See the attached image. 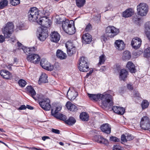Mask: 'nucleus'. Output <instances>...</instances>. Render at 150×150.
I'll return each instance as SVG.
<instances>
[{"mask_svg":"<svg viewBox=\"0 0 150 150\" xmlns=\"http://www.w3.org/2000/svg\"><path fill=\"white\" fill-rule=\"evenodd\" d=\"M62 27L64 30L69 35H72L75 32L74 22L72 21L66 20L63 22Z\"/></svg>","mask_w":150,"mask_h":150,"instance_id":"nucleus-1","label":"nucleus"},{"mask_svg":"<svg viewBox=\"0 0 150 150\" xmlns=\"http://www.w3.org/2000/svg\"><path fill=\"white\" fill-rule=\"evenodd\" d=\"M38 98L39 104L42 108L45 110H49L51 107L49 99L45 98L44 96L41 94H40L38 96Z\"/></svg>","mask_w":150,"mask_h":150,"instance_id":"nucleus-2","label":"nucleus"},{"mask_svg":"<svg viewBox=\"0 0 150 150\" xmlns=\"http://www.w3.org/2000/svg\"><path fill=\"white\" fill-rule=\"evenodd\" d=\"M100 99L103 105L105 107H108L112 105V96L110 95L104 93L100 94Z\"/></svg>","mask_w":150,"mask_h":150,"instance_id":"nucleus-3","label":"nucleus"},{"mask_svg":"<svg viewBox=\"0 0 150 150\" xmlns=\"http://www.w3.org/2000/svg\"><path fill=\"white\" fill-rule=\"evenodd\" d=\"M14 27L12 22H8L2 29V33L6 38H9L10 37L13 31Z\"/></svg>","mask_w":150,"mask_h":150,"instance_id":"nucleus-4","label":"nucleus"},{"mask_svg":"<svg viewBox=\"0 0 150 150\" xmlns=\"http://www.w3.org/2000/svg\"><path fill=\"white\" fill-rule=\"evenodd\" d=\"M39 11L35 7L31 8L28 13V17L29 20L30 21H35L38 18L39 14Z\"/></svg>","mask_w":150,"mask_h":150,"instance_id":"nucleus-5","label":"nucleus"},{"mask_svg":"<svg viewBox=\"0 0 150 150\" xmlns=\"http://www.w3.org/2000/svg\"><path fill=\"white\" fill-rule=\"evenodd\" d=\"M79 69L80 71L82 72H87L89 70L87 60L85 57H81L79 61Z\"/></svg>","mask_w":150,"mask_h":150,"instance_id":"nucleus-6","label":"nucleus"},{"mask_svg":"<svg viewBox=\"0 0 150 150\" xmlns=\"http://www.w3.org/2000/svg\"><path fill=\"white\" fill-rule=\"evenodd\" d=\"M137 13L141 16H144L146 14L148 11V6L144 3H141L137 6Z\"/></svg>","mask_w":150,"mask_h":150,"instance_id":"nucleus-7","label":"nucleus"},{"mask_svg":"<svg viewBox=\"0 0 150 150\" xmlns=\"http://www.w3.org/2000/svg\"><path fill=\"white\" fill-rule=\"evenodd\" d=\"M140 126L144 130H149L150 129V120L149 118L144 116L143 117L140 122Z\"/></svg>","mask_w":150,"mask_h":150,"instance_id":"nucleus-8","label":"nucleus"},{"mask_svg":"<svg viewBox=\"0 0 150 150\" xmlns=\"http://www.w3.org/2000/svg\"><path fill=\"white\" fill-rule=\"evenodd\" d=\"M119 32V29L112 26H108L105 29L106 33L110 34L108 35L110 38H112L116 35L118 34Z\"/></svg>","mask_w":150,"mask_h":150,"instance_id":"nucleus-9","label":"nucleus"},{"mask_svg":"<svg viewBox=\"0 0 150 150\" xmlns=\"http://www.w3.org/2000/svg\"><path fill=\"white\" fill-rule=\"evenodd\" d=\"M48 36V31L46 28H41L38 35V39L41 41H44Z\"/></svg>","mask_w":150,"mask_h":150,"instance_id":"nucleus-10","label":"nucleus"},{"mask_svg":"<svg viewBox=\"0 0 150 150\" xmlns=\"http://www.w3.org/2000/svg\"><path fill=\"white\" fill-rule=\"evenodd\" d=\"M27 59L29 62L34 64H37L39 62L40 58L38 54H31L27 56Z\"/></svg>","mask_w":150,"mask_h":150,"instance_id":"nucleus-11","label":"nucleus"},{"mask_svg":"<svg viewBox=\"0 0 150 150\" xmlns=\"http://www.w3.org/2000/svg\"><path fill=\"white\" fill-rule=\"evenodd\" d=\"M38 23L42 26L41 28H47L50 26V21L47 17H43L40 18Z\"/></svg>","mask_w":150,"mask_h":150,"instance_id":"nucleus-12","label":"nucleus"},{"mask_svg":"<svg viewBox=\"0 0 150 150\" xmlns=\"http://www.w3.org/2000/svg\"><path fill=\"white\" fill-rule=\"evenodd\" d=\"M40 64L43 68L47 70L51 71L53 69V66L51 65L47 61L44 59H41Z\"/></svg>","mask_w":150,"mask_h":150,"instance_id":"nucleus-13","label":"nucleus"},{"mask_svg":"<svg viewBox=\"0 0 150 150\" xmlns=\"http://www.w3.org/2000/svg\"><path fill=\"white\" fill-rule=\"evenodd\" d=\"M27 93L31 96L35 100H38V96L40 94L36 95V93L34 88L31 86H28L26 88Z\"/></svg>","mask_w":150,"mask_h":150,"instance_id":"nucleus-14","label":"nucleus"},{"mask_svg":"<svg viewBox=\"0 0 150 150\" xmlns=\"http://www.w3.org/2000/svg\"><path fill=\"white\" fill-rule=\"evenodd\" d=\"M141 43V39L137 37H136L132 39L131 44L133 48L137 49L140 47Z\"/></svg>","mask_w":150,"mask_h":150,"instance_id":"nucleus-15","label":"nucleus"},{"mask_svg":"<svg viewBox=\"0 0 150 150\" xmlns=\"http://www.w3.org/2000/svg\"><path fill=\"white\" fill-rule=\"evenodd\" d=\"M77 96L78 93L74 89L71 90L70 88L69 89L67 92V96L70 100H74Z\"/></svg>","mask_w":150,"mask_h":150,"instance_id":"nucleus-16","label":"nucleus"},{"mask_svg":"<svg viewBox=\"0 0 150 150\" xmlns=\"http://www.w3.org/2000/svg\"><path fill=\"white\" fill-rule=\"evenodd\" d=\"M114 45L115 48L119 50H124L125 47V44L122 40H116L114 43Z\"/></svg>","mask_w":150,"mask_h":150,"instance_id":"nucleus-17","label":"nucleus"},{"mask_svg":"<svg viewBox=\"0 0 150 150\" xmlns=\"http://www.w3.org/2000/svg\"><path fill=\"white\" fill-rule=\"evenodd\" d=\"M60 36L57 32L53 31L50 34L51 40L55 42H57L60 40Z\"/></svg>","mask_w":150,"mask_h":150,"instance_id":"nucleus-18","label":"nucleus"},{"mask_svg":"<svg viewBox=\"0 0 150 150\" xmlns=\"http://www.w3.org/2000/svg\"><path fill=\"white\" fill-rule=\"evenodd\" d=\"M112 110L115 112L121 115H123L125 111V110L123 108L115 106L113 107Z\"/></svg>","mask_w":150,"mask_h":150,"instance_id":"nucleus-19","label":"nucleus"},{"mask_svg":"<svg viewBox=\"0 0 150 150\" xmlns=\"http://www.w3.org/2000/svg\"><path fill=\"white\" fill-rule=\"evenodd\" d=\"M83 42L86 44L89 43L91 41V36L88 33H86L83 35L82 37Z\"/></svg>","mask_w":150,"mask_h":150,"instance_id":"nucleus-20","label":"nucleus"},{"mask_svg":"<svg viewBox=\"0 0 150 150\" xmlns=\"http://www.w3.org/2000/svg\"><path fill=\"white\" fill-rule=\"evenodd\" d=\"M96 141L98 143L107 144H108V140L99 135H96L94 137Z\"/></svg>","mask_w":150,"mask_h":150,"instance_id":"nucleus-21","label":"nucleus"},{"mask_svg":"<svg viewBox=\"0 0 150 150\" xmlns=\"http://www.w3.org/2000/svg\"><path fill=\"white\" fill-rule=\"evenodd\" d=\"M0 74L4 78L6 79H10L12 77L10 73L6 70H1L0 72Z\"/></svg>","mask_w":150,"mask_h":150,"instance_id":"nucleus-22","label":"nucleus"},{"mask_svg":"<svg viewBox=\"0 0 150 150\" xmlns=\"http://www.w3.org/2000/svg\"><path fill=\"white\" fill-rule=\"evenodd\" d=\"M101 130L106 133L109 134L111 132V127L108 123H105L102 125L100 127Z\"/></svg>","mask_w":150,"mask_h":150,"instance_id":"nucleus-23","label":"nucleus"},{"mask_svg":"<svg viewBox=\"0 0 150 150\" xmlns=\"http://www.w3.org/2000/svg\"><path fill=\"white\" fill-rule=\"evenodd\" d=\"M47 75L45 73H42L38 81L39 84L42 83H45L48 82Z\"/></svg>","mask_w":150,"mask_h":150,"instance_id":"nucleus-24","label":"nucleus"},{"mask_svg":"<svg viewBox=\"0 0 150 150\" xmlns=\"http://www.w3.org/2000/svg\"><path fill=\"white\" fill-rule=\"evenodd\" d=\"M144 32L147 38L150 41V22H147L145 23Z\"/></svg>","mask_w":150,"mask_h":150,"instance_id":"nucleus-25","label":"nucleus"},{"mask_svg":"<svg viewBox=\"0 0 150 150\" xmlns=\"http://www.w3.org/2000/svg\"><path fill=\"white\" fill-rule=\"evenodd\" d=\"M126 67L131 73H134L136 72L135 66L132 62H129Z\"/></svg>","mask_w":150,"mask_h":150,"instance_id":"nucleus-26","label":"nucleus"},{"mask_svg":"<svg viewBox=\"0 0 150 150\" xmlns=\"http://www.w3.org/2000/svg\"><path fill=\"white\" fill-rule=\"evenodd\" d=\"M134 13V11L132 9L129 8L123 13L122 16L124 17H129L132 16Z\"/></svg>","mask_w":150,"mask_h":150,"instance_id":"nucleus-27","label":"nucleus"},{"mask_svg":"<svg viewBox=\"0 0 150 150\" xmlns=\"http://www.w3.org/2000/svg\"><path fill=\"white\" fill-rule=\"evenodd\" d=\"M66 106L67 108L70 111H76L77 110L76 106L69 101L67 102Z\"/></svg>","mask_w":150,"mask_h":150,"instance_id":"nucleus-28","label":"nucleus"},{"mask_svg":"<svg viewBox=\"0 0 150 150\" xmlns=\"http://www.w3.org/2000/svg\"><path fill=\"white\" fill-rule=\"evenodd\" d=\"M56 56L60 59H64L66 58L67 55L61 50H58L56 52Z\"/></svg>","mask_w":150,"mask_h":150,"instance_id":"nucleus-29","label":"nucleus"},{"mask_svg":"<svg viewBox=\"0 0 150 150\" xmlns=\"http://www.w3.org/2000/svg\"><path fill=\"white\" fill-rule=\"evenodd\" d=\"M52 11V10L51 9L50 7L48 6L45 7L42 10L39 11V12L41 13L42 15H48Z\"/></svg>","mask_w":150,"mask_h":150,"instance_id":"nucleus-30","label":"nucleus"},{"mask_svg":"<svg viewBox=\"0 0 150 150\" xmlns=\"http://www.w3.org/2000/svg\"><path fill=\"white\" fill-rule=\"evenodd\" d=\"M128 74L127 70L124 69H122L120 72L119 78L120 79L124 80L126 78Z\"/></svg>","mask_w":150,"mask_h":150,"instance_id":"nucleus-31","label":"nucleus"},{"mask_svg":"<svg viewBox=\"0 0 150 150\" xmlns=\"http://www.w3.org/2000/svg\"><path fill=\"white\" fill-rule=\"evenodd\" d=\"M100 94H94L88 93V95L91 100L97 101L100 99Z\"/></svg>","mask_w":150,"mask_h":150,"instance_id":"nucleus-32","label":"nucleus"},{"mask_svg":"<svg viewBox=\"0 0 150 150\" xmlns=\"http://www.w3.org/2000/svg\"><path fill=\"white\" fill-rule=\"evenodd\" d=\"M131 57L130 52L128 51H125L123 53L122 57V59L124 61L129 60Z\"/></svg>","mask_w":150,"mask_h":150,"instance_id":"nucleus-33","label":"nucleus"},{"mask_svg":"<svg viewBox=\"0 0 150 150\" xmlns=\"http://www.w3.org/2000/svg\"><path fill=\"white\" fill-rule=\"evenodd\" d=\"M80 118L83 121H87L89 119L88 115L85 112H82L80 114Z\"/></svg>","mask_w":150,"mask_h":150,"instance_id":"nucleus-34","label":"nucleus"},{"mask_svg":"<svg viewBox=\"0 0 150 150\" xmlns=\"http://www.w3.org/2000/svg\"><path fill=\"white\" fill-rule=\"evenodd\" d=\"M106 60V57L104 54H103L100 56L99 57V62L98 65L99 66L104 63Z\"/></svg>","mask_w":150,"mask_h":150,"instance_id":"nucleus-35","label":"nucleus"},{"mask_svg":"<svg viewBox=\"0 0 150 150\" xmlns=\"http://www.w3.org/2000/svg\"><path fill=\"white\" fill-rule=\"evenodd\" d=\"M54 116L57 119L63 121H65L67 119L65 115L61 113L58 114H54Z\"/></svg>","mask_w":150,"mask_h":150,"instance_id":"nucleus-36","label":"nucleus"},{"mask_svg":"<svg viewBox=\"0 0 150 150\" xmlns=\"http://www.w3.org/2000/svg\"><path fill=\"white\" fill-rule=\"evenodd\" d=\"M76 122L75 119L72 117H70L68 120H66L65 122L69 125H74Z\"/></svg>","mask_w":150,"mask_h":150,"instance_id":"nucleus-37","label":"nucleus"},{"mask_svg":"<svg viewBox=\"0 0 150 150\" xmlns=\"http://www.w3.org/2000/svg\"><path fill=\"white\" fill-rule=\"evenodd\" d=\"M65 46L67 50L69 49H71L73 47H75L72 42L69 41L67 42L65 44Z\"/></svg>","mask_w":150,"mask_h":150,"instance_id":"nucleus-38","label":"nucleus"},{"mask_svg":"<svg viewBox=\"0 0 150 150\" xmlns=\"http://www.w3.org/2000/svg\"><path fill=\"white\" fill-rule=\"evenodd\" d=\"M85 0H76V3L77 6L79 7L83 6L85 4Z\"/></svg>","mask_w":150,"mask_h":150,"instance_id":"nucleus-39","label":"nucleus"},{"mask_svg":"<svg viewBox=\"0 0 150 150\" xmlns=\"http://www.w3.org/2000/svg\"><path fill=\"white\" fill-rule=\"evenodd\" d=\"M76 51V47H73L71 49H69L67 50V52L68 55L69 56H71L74 54L75 53Z\"/></svg>","mask_w":150,"mask_h":150,"instance_id":"nucleus-40","label":"nucleus"},{"mask_svg":"<svg viewBox=\"0 0 150 150\" xmlns=\"http://www.w3.org/2000/svg\"><path fill=\"white\" fill-rule=\"evenodd\" d=\"M149 103L146 100H143L142 103L141 105L142 109H145L148 107Z\"/></svg>","mask_w":150,"mask_h":150,"instance_id":"nucleus-41","label":"nucleus"},{"mask_svg":"<svg viewBox=\"0 0 150 150\" xmlns=\"http://www.w3.org/2000/svg\"><path fill=\"white\" fill-rule=\"evenodd\" d=\"M144 56L147 58L150 57V47L144 50Z\"/></svg>","mask_w":150,"mask_h":150,"instance_id":"nucleus-42","label":"nucleus"},{"mask_svg":"<svg viewBox=\"0 0 150 150\" xmlns=\"http://www.w3.org/2000/svg\"><path fill=\"white\" fill-rule=\"evenodd\" d=\"M62 109V107L60 106H58L56 107L55 110L54 111L52 109L51 110V113L52 115L54 116V114H58V112L60 111Z\"/></svg>","mask_w":150,"mask_h":150,"instance_id":"nucleus-43","label":"nucleus"},{"mask_svg":"<svg viewBox=\"0 0 150 150\" xmlns=\"http://www.w3.org/2000/svg\"><path fill=\"white\" fill-rule=\"evenodd\" d=\"M8 2L6 0H4L0 2V9H2L6 6Z\"/></svg>","mask_w":150,"mask_h":150,"instance_id":"nucleus-44","label":"nucleus"},{"mask_svg":"<svg viewBox=\"0 0 150 150\" xmlns=\"http://www.w3.org/2000/svg\"><path fill=\"white\" fill-rule=\"evenodd\" d=\"M18 83L20 86L23 87L26 84V82L24 80L21 79L18 81Z\"/></svg>","mask_w":150,"mask_h":150,"instance_id":"nucleus-45","label":"nucleus"},{"mask_svg":"<svg viewBox=\"0 0 150 150\" xmlns=\"http://www.w3.org/2000/svg\"><path fill=\"white\" fill-rule=\"evenodd\" d=\"M11 4L13 6H16L20 4V0H10Z\"/></svg>","mask_w":150,"mask_h":150,"instance_id":"nucleus-46","label":"nucleus"},{"mask_svg":"<svg viewBox=\"0 0 150 150\" xmlns=\"http://www.w3.org/2000/svg\"><path fill=\"white\" fill-rule=\"evenodd\" d=\"M21 49L25 53H28L29 54H30V48L22 46Z\"/></svg>","mask_w":150,"mask_h":150,"instance_id":"nucleus-47","label":"nucleus"},{"mask_svg":"<svg viewBox=\"0 0 150 150\" xmlns=\"http://www.w3.org/2000/svg\"><path fill=\"white\" fill-rule=\"evenodd\" d=\"M53 67V68H55L57 70H60L61 69L60 64L58 62H55Z\"/></svg>","mask_w":150,"mask_h":150,"instance_id":"nucleus-48","label":"nucleus"},{"mask_svg":"<svg viewBox=\"0 0 150 150\" xmlns=\"http://www.w3.org/2000/svg\"><path fill=\"white\" fill-rule=\"evenodd\" d=\"M121 139L122 141L123 142H126L127 141L126 136L124 134H122L121 137Z\"/></svg>","mask_w":150,"mask_h":150,"instance_id":"nucleus-49","label":"nucleus"},{"mask_svg":"<svg viewBox=\"0 0 150 150\" xmlns=\"http://www.w3.org/2000/svg\"><path fill=\"white\" fill-rule=\"evenodd\" d=\"M113 150H123L122 148L119 145H115L113 147Z\"/></svg>","mask_w":150,"mask_h":150,"instance_id":"nucleus-50","label":"nucleus"},{"mask_svg":"<svg viewBox=\"0 0 150 150\" xmlns=\"http://www.w3.org/2000/svg\"><path fill=\"white\" fill-rule=\"evenodd\" d=\"M101 39L103 43H104L107 40V39L105 35H104L101 37Z\"/></svg>","mask_w":150,"mask_h":150,"instance_id":"nucleus-51","label":"nucleus"},{"mask_svg":"<svg viewBox=\"0 0 150 150\" xmlns=\"http://www.w3.org/2000/svg\"><path fill=\"white\" fill-rule=\"evenodd\" d=\"M110 140L111 141L114 142H118L119 141V139L115 137H110Z\"/></svg>","mask_w":150,"mask_h":150,"instance_id":"nucleus-52","label":"nucleus"},{"mask_svg":"<svg viewBox=\"0 0 150 150\" xmlns=\"http://www.w3.org/2000/svg\"><path fill=\"white\" fill-rule=\"evenodd\" d=\"M126 137L127 141L131 140L133 139V137L132 136L131 134H126Z\"/></svg>","mask_w":150,"mask_h":150,"instance_id":"nucleus-53","label":"nucleus"},{"mask_svg":"<svg viewBox=\"0 0 150 150\" xmlns=\"http://www.w3.org/2000/svg\"><path fill=\"white\" fill-rule=\"evenodd\" d=\"M91 28V25L90 24H88L86 26L85 30L86 31H89Z\"/></svg>","mask_w":150,"mask_h":150,"instance_id":"nucleus-54","label":"nucleus"},{"mask_svg":"<svg viewBox=\"0 0 150 150\" xmlns=\"http://www.w3.org/2000/svg\"><path fill=\"white\" fill-rule=\"evenodd\" d=\"M30 54L35 52L36 50V48L34 47H30Z\"/></svg>","mask_w":150,"mask_h":150,"instance_id":"nucleus-55","label":"nucleus"},{"mask_svg":"<svg viewBox=\"0 0 150 150\" xmlns=\"http://www.w3.org/2000/svg\"><path fill=\"white\" fill-rule=\"evenodd\" d=\"M52 132L55 134H59L60 133V131L58 129H52Z\"/></svg>","mask_w":150,"mask_h":150,"instance_id":"nucleus-56","label":"nucleus"},{"mask_svg":"<svg viewBox=\"0 0 150 150\" xmlns=\"http://www.w3.org/2000/svg\"><path fill=\"white\" fill-rule=\"evenodd\" d=\"M5 40L4 37L2 35H0V43H2Z\"/></svg>","mask_w":150,"mask_h":150,"instance_id":"nucleus-57","label":"nucleus"},{"mask_svg":"<svg viewBox=\"0 0 150 150\" xmlns=\"http://www.w3.org/2000/svg\"><path fill=\"white\" fill-rule=\"evenodd\" d=\"M127 88L130 90H132L133 89V87L132 85L130 83L127 84Z\"/></svg>","mask_w":150,"mask_h":150,"instance_id":"nucleus-58","label":"nucleus"},{"mask_svg":"<svg viewBox=\"0 0 150 150\" xmlns=\"http://www.w3.org/2000/svg\"><path fill=\"white\" fill-rule=\"evenodd\" d=\"M9 41H10V42H17V41L16 40L15 38V37H13V38H11L10 40H9Z\"/></svg>","mask_w":150,"mask_h":150,"instance_id":"nucleus-59","label":"nucleus"},{"mask_svg":"<svg viewBox=\"0 0 150 150\" xmlns=\"http://www.w3.org/2000/svg\"><path fill=\"white\" fill-rule=\"evenodd\" d=\"M26 106L24 105H22L18 109L19 110H23L26 109Z\"/></svg>","mask_w":150,"mask_h":150,"instance_id":"nucleus-60","label":"nucleus"},{"mask_svg":"<svg viewBox=\"0 0 150 150\" xmlns=\"http://www.w3.org/2000/svg\"><path fill=\"white\" fill-rule=\"evenodd\" d=\"M106 70V68L105 66L102 67L100 69V71L101 72L105 71Z\"/></svg>","mask_w":150,"mask_h":150,"instance_id":"nucleus-61","label":"nucleus"},{"mask_svg":"<svg viewBox=\"0 0 150 150\" xmlns=\"http://www.w3.org/2000/svg\"><path fill=\"white\" fill-rule=\"evenodd\" d=\"M26 108L30 110H33V107H32L31 106L29 105H27Z\"/></svg>","mask_w":150,"mask_h":150,"instance_id":"nucleus-62","label":"nucleus"},{"mask_svg":"<svg viewBox=\"0 0 150 150\" xmlns=\"http://www.w3.org/2000/svg\"><path fill=\"white\" fill-rule=\"evenodd\" d=\"M48 137L47 136H44L42 137V139L43 141H45Z\"/></svg>","mask_w":150,"mask_h":150,"instance_id":"nucleus-63","label":"nucleus"},{"mask_svg":"<svg viewBox=\"0 0 150 150\" xmlns=\"http://www.w3.org/2000/svg\"><path fill=\"white\" fill-rule=\"evenodd\" d=\"M135 96L139 97L140 96L139 93H136L135 95Z\"/></svg>","mask_w":150,"mask_h":150,"instance_id":"nucleus-64","label":"nucleus"}]
</instances>
